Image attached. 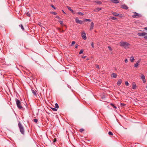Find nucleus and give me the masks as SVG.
Listing matches in <instances>:
<instances>
[{"label":"nucleus","instance_id":"1","mask_svg":"<svg viewBox=\"0 0 147 147\" xmlns=\"http://www.w3.org/2000/svg\"><path fill=\"white\" fill-rule=\"evenodd\" d=\"M120 45L124 47L125 49H127L129 48L130 44L127 42L121 41L120 42Z\"/></svg>","mask_w":147,"mask_h":147},{"label":"nucleus","instance_id":"2","mask_svg":"<svg viewBox=\"0 0 147 147\" xmlns=\"http://www.w3.org/2000/svg\"><path fill=\"white\" fill-rule=\"evenodd\" d=\"M18 126L19 129L20 130V132L22 134H24V128L23 125L21 124L20 122H19L18 124Z\"/></svg>","mask_w":147,"mask_h":147},{"label":"nucleus","instance_id":"3","mask_svg":"<svg viewBox=\"0 0 147 147\" xmlns=\"http://www.w3.org/2000/svg\"><path fill=\"white\" fill-rule=\"evenodd\" d=\"M15 101L18 108L19 109H22L23 107L21 105V102L20 100L17 98H16L15 99Z\"/></svg>","mask_w":147,"mask_h":147},{"label":"nucleus","instance_id":"4","mask_svg":"<svg viewBox=\"0 0 147 147\" xmlns=\"http://www.w3.org/2000/svg\"><path fill=\"white\" fill-rule=\"evenodd\" d=\"M134 13V15L132 16V17L134 18H137V17H141V15H140L138 13L136 12H133Z\"/></svg>","mask_w":147,"mask_h":147},{"label":"nucleus","instance_id":"5","mask_svg":"<svg viewBox=\"0 0 147 147\" xmlns=\"http://www.w3.org/2000/svg\"><path fill=\"white\" fill-rule=\"evenodd\" d=\"M141 78L143 81V82L145 83L146 82V80L145 76L143 74H142L141 75Z\"/></svg>","mask_w":147,"mask_h":147},{"label":"nucleus","instance_id":"6","mask_svg":"<svg viewBox=\"0 0 147 147\" xmlns=\"http://www.w3.org/2000/svg\"><path fill=\"white\" fill-rule=\"evenodd\" d=\"M147 33L146 32L139 33L138 34V35L140 36H144L146 35Z\"/></svg>","mask_w":147,"mask_h":147},{"label":"nucleus","instance_id":"7","mask_svg":"<svg viewBox=\"0 0 147 147\" xmlns=\"http://www.w3.org/2000/svg\"><path fill=\"white\" fill-rule=\"evenodd\" d=\"M86 33L85 32H83L82 33L81 35L83 39L85 40L86 39Z\"/></svg>","mask_w":147,"mask_h":147},{"label":"nucleus","instance_id":"8","mask_svg":"<svg viewBox=\"0 0 147 147\" xmlns=\"http://www.w3.org/2000/svg\"><path fill=\"white\" fill-rule=\"evenodd\" d=\"M76 22L77 23L82 24L83 23V22L81 20H79L78 19L76 18Z\"/></svg>","mask_w":147,"mask_h":147},{"label":"nucleus","instance_id":"9","mask_svg":"<svg viewBox=\"0 0 147 147\" xmlns=\"http://www.w3.org/2000/svg\"><path fill=\"white\" fill-rule=\"evenodd\" d=\"M94 26V23L93 22H92L90 24V30H92L93 29Z\"/></svg>","mask_w":147,"mask_h":147},{"label":"nucleus","instance_id":"10","mask_svg":"<svg viewBox=\"0 0 147 147\" xmlns=\"http://www.w3.org/2000/svg\"><path fill=\"white\" fill-rule=\"evenodd\" d=\"M110 1L113 3H119L118 0H110Z\"/></svg>","mask_w":147,"mask_h":147},{"label":"nucleus","instance_id":"11","mask_svg":"<svg viewBox=\"0 0 147 147\" xmlns=\"http://www.w3.org/2000/svg\"><path fill=\"white\" fill-rule=\"evenodd\" d=\"M122 80L121 79H120L117 82V85L118 86H120L121 85V84L122 83Z\"/></svg>","mask_w":147,"mask_h":147},{"label":"nucleus","instance_id":"12","mask_svg":"<svg viewBox=\"0 0 147 147\" xmlns=\"http://www.w3.org/2000/svg\"><path fill=\"white\" fill-rule=\"evenodd\" d=\"M136 84L134 82H133L132 83V88L133 89H135L136 88Z\"/></svg>","mask_w":147,"mask_h":147},{"label":"nucleus","instance_id":"13","mask_svg":"<svg viewBox=\"0 0 147 147\" xmlns=\"http://www.w3.org/2000/svg\"><path fill=\"white\" fill-rule=\"evenodd\" d=\"M122 7L125 9H128V7L125 5H122Z\"/></svg>","mask_w":147,"mask_h":147},{"label":"nucleus","instance_id":"14","mask_svg":"<svg viewBox=\"0 0 147 147\" xmlns=\"http://www.w3.org/2000/svg\"><path fill=\"white\" fill-rule=\"evenodd\" d=\"M101 8L99 7H98L95 9L94 11L96 12H97L101 10Z\"/></svg>","mask_w":147,"mask_h":147},{"label":"nucleus","instance_id":"15","mask_svg":"<svg viewBox=\"0 0 147 147\" xmlns=\"http://www.w3.org/2000/svg\"><path fill=\"white\" fill-rule=\"evenodd\" d=\"M111 77L114 78H116L117 77V75L115 73H113L111 74Z\"/></svg>","mask_w":147,"mask_h":147},{"label":"nucleus","instance_id":"16","mask_svg":"<svg viewBox=\"0 0 147 147\" xmlns=\"http://www.w3.org/2000/svg\"><path fill=\"white\" fill-rule=\"evenodd\" d=\"M112 14L115 16H119V14L116 12H113Z\"/></svg>","mask_w":147,"mask_h":147},{"label":"nucleus","instance_id":"17","mask_svg":"<svg viewBox=\"0 0 147 147\" xmlns=\"http://www.w3.org/2000/svg\"><path fill=\"white\" fill-rule=\"evenodd\" d=\"M134 59V57L133 56H132L130 58V61L131 62H133Z\"/></svg>","mask_w":147,"mask_h":147},{"label":"nucleus","instance_id":"18","mask_svg":"<svg viewBox=\"0 0 147 147\" xmlns=\"http://www.w3.org/2000/svg\"><path fill=\"white\" fill-rule=\"evenodd\" d=\"M32 92L33 93V94L35 95L36 96V91L34 90H32Z\"/></svg>","mask_w":147,"mask_h":147},{"label":"nucleus","instance_id":"19","mask_svg":"<svg viewBox=\"0 0 147 147\" xmlns=\"http://www.w3.org/2000/svg\"><path fill=\"white\" fill-rule=\"evenodd\" d=\"M95 2L97 4L100 5L102 3L100 1H95Z\"/></svg>","mask_w":147,"mask_h":147},{"label":"nucleus","instance_id":"20","mask_svg":"<svg viewBox=\"0 0 147 147\" xmlns=\"http://www.w3.org/2000/svg\"><path fill=\"white\" fill-rule=\"evenodd\" d=\"M77 13L80 16H83L84 15V14L81 12H78Z\"/></svg>","mask_w":147,"mask_h":147},{"label":"nucleus","instance_id":"21","mask_svg":"<svg viewBox=\"0 0 147 147\" xmlns=\"http://www.w3.org/2000/svg\"><path fill=\"white\" fill-rule=\"evenodd\" d=\"M111 105L115 109H117V107L114 105V104H111Z\"/></svg>","mask_w":147,"mask_h":147},{"label":"nucleus","instance_id":"22","mask_svg":"<svg viewBox=\"0 0 147 147\" xmlns=\"http://www.w3.org/2000/svg\"><path fill=\"white\" fill-rule=\"evenodd\" d=\"M67 8L70 11H73V10L71 9V8L69 6H67Z\"/></svg>","mask_w":147,"mask_h":147},{"label":"nucleus","instance_id":"23","mask_svg":"<svg viewBox=\"0 0 147 147\" xmlns=\"http://www.w3.org/2000/svg\"><path fill=\"white\" fill-rule=\"evenodd\" d=\"M84 21L86 22L88 21L90 22L91 21V20L90 19H85Z\"/></svg>","mask_w":147,"mask_h":147},{"label":"nucleus","instance_id":"24","mask_svg":"<svg viewBox=\"0 0 147 147\" xmlns=\"http://www.w3.org/2000/svg\"><path fill=\"white\" fill-rule=\"evenodd\" d=\"M19 26H20L21 27V29H22V30H24V27L22 24H21L20 25H19Z\"/></svg>","mask_w":147,"mask_h":147},{"label":"nucleus","instance_id":"25","mask_svg":"<svg viewBox=\"0 0 147 147\" xmlns=\"http://www.w3.org/2000/svg\"><path fill=\"white\" fill-rule=\"evenodd\" d=\"M76 43V42L74 41H73L71 42V45L70 46H72L74 45Z\"/></svg>","mask_w":147,"mask_h":147},{"label":"nucleus","instance_id":"26","mask_svg":"<svg viewBox=\"0 0 147 147\" xmlns=\"http://www.w3.org/2000/svg\"><path fill=\"white\" fill-rule=\"evenodd\" d=\"M125 84L127 86H128L129 85V84L127 81H126L125 82Z\"/></svg>","mask_w":147,"mask_h":147},{"label":"nucleus","instance_id":"27","mask_svg":"<svg viewBox=\"0 0 147 147\" xmlns=\"http://www.w3.org/2000/svg\"><path fill=\"white\" fill-rule=\"evenodd\" d=\"M55 107L56 108H59V107L58 104L57 103H55Z\"/></svg>","mask_w":147,"mask_h":147},{"label":"nucleus","instance_id":"28","mask_svg":"<svg viewBox=\"0 0 147 147\" xmlns=\"http://www.w3.org/2000/svg\"><path fill=\"white\" fill-rule=\"evenodd\" d=\"M108 134L109 135L111 136H112L113 134V133L111 131H109L108 132Z\"/></svg>","mask_w":147,"mask_h":147},{"label":"nucleus","instance_id":"29","mask_svg":"<svg viewBox=\"0 0 147 147\" xmlns=\"http://www.w3.org/2000/svg\"><path fill=\"white\" fill-rule=\"evenodd\" d=\"M111 19L113 20H115L117 19L116 18L114 17H112L110 18Z\"/></svg>","mask_w":147,"mask_h":147},{"label":"nucleus","instance_id":"30","mask_svg":"<svg viewBox=\"0 0 147 147\" xmlns=\"http://www.w3.org/2000/svg\"><path fill=\"white\" fill-rule=\"evenodd\" d=\"M83 51H84L83 49H81L80 51L79 54H81L82 53H83Z\"/></svg>","mask_w":147,"mask_h":147},{"label":"nucleus","instance_id":"31","mask_svg":"<svg viewBox=\"0 0 147 147\" xmlns=\"http://www.w3.org/2000/svg\"><path fill=\"white\" fill-rule=\"evenodd\" d=\"M51 108L54 111H57V109L55 108Z\"/></svg>","mask_w":147,"mask_h":147},{"label":"nucleus","instance_id":"32","mask_svg":"<svg viewBox=\"0 0 147 147\" xmlns=\"http://www.w3.org/2000/svg\"><path fill=\"white\" fill-rule=\"evenodd\" d=\"M33 120H34V121L36 123H37L38 121V120L36 119H34Z\"/></svg>","mask_w":147,"mask_h":147},{"label":"nucleus","instance_id":"33","mask_svg":"<svg viewBox=\"0 0 147 147\" xmlns=\"http://www.w3.org/2000/svg\"><path fill=\"white\" fill-rule=\"evenodd\" d=\"M138 65V63H136V64H135L134 65V67H137Z\"/></svg>","mask_w":147,"mask_h":147},{"label":"nucleus","instance_id":"34","mask_svg":"<svg viewBox=\"0 0 147 147\" xmlns=\"http://www.w3.org/2000/svg\"><path fill=\"white\" fill-rule=\"evenodd\" d=\"M84 129H81L80 130V131L81 132H82L84 131Z\"/></svg>","mask_w":147,"mask_h":147},{"label":"nucleus","instance_id":"35","mask_svg":"<svg viewBox=\"0 0 147 147\" xmlns=\"http://www.w3.org/2000/svg\"><path fill=\"white\" fill-rule=\"evenodd\" d=\"M108 48H109V50L110 51H112V48H111V47H110L108 46Z\"/></svg>","mask_w":147,"mask_h":147},{"label":"nucleus","instance_id":"36","mask_svg":"<svg viewBox=\"0 0 147 147\" xmlns=\"http://www.w3.org/2000/svg\"><path fill=\"white\" fill-rule=\"evenodd\" d=\"M26 14L28 16L30 17V14L29 12H27L26 13Z\"/></svg>","mask_w":147,"mask_h":147},{"label":"nucleus","instance_id":"37","mask_svg":"<svg viewBox=\"0 0 147 147\" xmlns=\"http://www.w3.org/2000/svg\"><path fill=\"white\" fill-rule=\"evenodd\" d=\"M51 13L55 15L57 14V13L54 12H52Z\"/></svg>","mask_w":147,"mask_h":147},{"label":"nucleus","instance_id":"38","mask_svg":"<svg viewBox=\"0 0 147 147\" xmlns=\"http://www.w3.org/2000/svg\"><path fill=\"white\" fill-rule=\"evenodd\" d=\"M121 105L122 106H124L125 105V104L124 103H121Z\"/></svg>","mask_w":147,"mask_h":147},{"label":"nucleus","instance_id":"39","mask_svg":"<svg viewBox=\"0 0 147 147\" xmlns=\"http://www.w3.org/2000/svg\"><path fill=\"white\" fill-rule=\"evenodd\" d=\"M140 60H141V59H140L139 60H138V61H137L136 63H138V64L140 63Z\"/></svg>","mask_w":147,"mask_h":147},{"label":"nucleus","instance_id":"40","mask_svg":"<svg viewBox=\"0 0 147 147\" xmlns=\"http://www.w3.org/2000/svg\"><path fill=\"white\" fill-rule=\"evenodd\" d=\"M59 23H60V24H61V25H62L63 24V22L62 21H59Z\"/></svg>","mask_w":147,"mask_h":147},{"label":"nucleus","instance_id":"41","mask_svg":"<svg viewBox=\"0 0 147 147\" xmlns=\"http://www.w3.org/2000/svg\"><path fill=\"white\" fill-rule=\"evenodd\" d=\"M91 46L93 48H94V44L93 42H92V43H91Z\"/></svg>","mask_w":147,"mask_h":147},{"label":"nucleus","instance_id":"42","mask_svg":"<svg viewBox=\"0 0 147 147\" xmlns=\"http://www.w3.org/2000/svg\"><path fill=\"white\" fill-rule=\"evenodd\" d=\"M56 18L57 19H60V18L59 17V16H56Z\"/></svg>","mask_w":147,"mask_h":147},{"label":"nucleus","instance_id":"43","mask_svg":"<svg viewBox=\"0 0 147 147\" xmlns=\"http://www.w3.org/2000/svg\"><path fill=\"white\" fill-rule=\"evenodd\" d=\"M128 62V60L127 59H126L125 60V63H127Z\"/></svg>","mask_w":147,"mask_h":147},{"label":"nucleus","instance_id":"44","mask_svg":"<svg viewBox=\"0 0 147 147\" xmlns=\"http://www.w3.org/2000/svg\"><path fill=\"white\" fill-rule=\"evenodd\" d=\"M56 141H57V140H56V138H54V140H53V142H56Z\"/></svg>","mask_w":147,"mask_h":147},{"label":"nucleus","instance_id":"45","mask_svg":"<svg viewBox=\"0 0 147 147\" xmlns=\"http://www.w3.org/2000/svg\"><path fill=\"white\" fill-rule=\"evenodd\" d=\"M96 67L97 68H98V69L99 68V65H96Z\"/></svg>","mask_w":147,"mask_h":147},{"label":"nucleus","instance_id":"46","mask_svg":"<svg viewBox=\"0 0 147 147\" xmlns=\"http://www.w3.org/2000/svg\"><path fill=\"white\" fill-rule=\"evenodd\" d=\"M78 45H75V48L77 49L78 48Z\"/></svg>","mask_w":147,"mask_h":147},{"label":"nucleus","instance_id":"47","mask_svg":"<svg viewBox=\"0 0 147 147\" xmlns=\"http://www.w3.org/2000/svg\"><path fill=\"white\" fill-rule=\"evenodd\" d=\"M144 38L145 39H147V36H145L144 37Z\"/></svg>","mask_w":147,"mask_h":147},{"label":"nucleus","instance_id":"48","mask_svg":"<svg viewBox=\"0 0 147 147\" xmlns=\"http://www.w3.org/2000/svg\"><path fill=\"white\" fill-rule=\"evenodd\" d=\"M51 6H52V7H53V8H54L55 9V7H54V6L53 5H52Z\"/></svg>","mask_w":147,"mask_h":147},{"label":"nucleus","instance_id":"49","mask_svg":"<svg viewBox=\"0 0 147 147\" xmlns=\"http://www.w3.org/2000/svg\"><path fill=\"white\" fill-rule=\"evenodd\" d=\"M82 57V58H85L86 57V56H83Z\"/></svg>","mask_w":147,"mask_h":147},{"label":"nucleus","instance_id":"50","mask_svg":"<svg viewBox=\"0 0 147 147\" xmlns=\"http://www.w3.org/2000/svg\"><path fill=\"white\" fill-rule=\"evenodd\" d=\"M144 29L146 30H147V27H146L144 28Z\"/></svg>","mask_w":147,"mask_h":147},{"label":"nucleus","instance_id":"51","mask_svg":"<svg viewBox=\"0 0 147 147\" xmlns=\"http://www.w3.org/2000/svg\"><path fill=\"white\" fill-rule=\"evenodd\" d=\"M62 11H63V13H64V14H66V13H65L64 11L62 10Z\"/></svg>","mask_w":147,"mask_h":147},{"label":"nucleus","instance_id":"52","mask_svg":"<svg viewBox=\"0 0 147 147\" xmlns=\"http://www.w3.org/2000/svg\"><path fill=\"white\" fill-rule=\"evenodd\" d=\"M73 13H75L74 12V11L73 10L72 11H71Z\"/></svg>","mask_w":147,"mask_h":147},{"label":"nucleus","instance_id":"53","mask_svg":"<svg viewBox=\"0 0 147 147\" xmlns=\"http://www.w3.org/2000/svg\"><path fill=\"white\" fill-rule=\"evenodd\" d=\"M59 31H61V29H60V28H59Z\"/></svg>","mask_w":147,"mask_h":147},{"label":"nucleus","instance_id":"54","mask_svg":"<svg viewBox=\"0 0 147 147\" xmlns=\"http://www.w3.org/2000/svg\"><path fill=\"white\" fill-rule=\"evenodd\" d=\"M89 60V59H86V60Z\"/></svg>","mask_w":147,"mask_h":147},{"label":"nucleus","instance_id":"55","mask_svg":"<svg viewBox=\"0 0 147 147\" xmlns=\"http://www.w3.org/2000/svg\"><path fill=\"white\" fill-rule=\"evenodd\" d=\"M62 32H63V30H62Z\"/></svg>","mask_w":147,"mask_h":147}]
</instances>
